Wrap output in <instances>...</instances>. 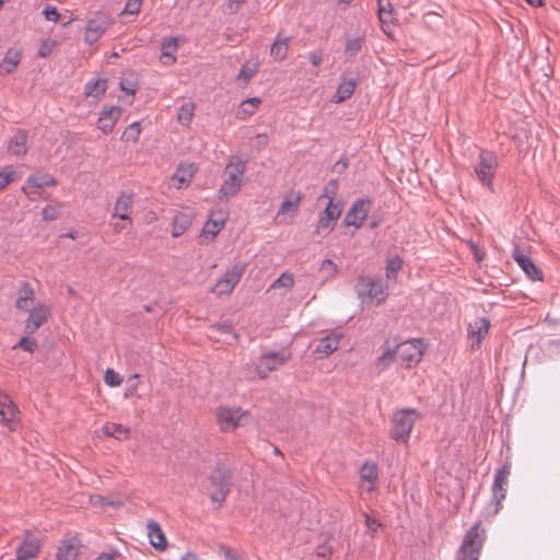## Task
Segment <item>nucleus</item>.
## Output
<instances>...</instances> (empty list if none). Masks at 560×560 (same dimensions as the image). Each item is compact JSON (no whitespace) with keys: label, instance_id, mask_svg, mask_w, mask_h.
<instances>
[{"label":"nucleus","instance_id":"obj_40","mask_svg":"<svg viewBox=\"0 0 560 560\" xmlns=\"http://www.w3.org/2000/svg\"><path fill=\"white\" fill-rule=\"evenodd\" d=\"M106 80L105 79H98L92 82H89L85 86L86 95L91 96H100L105 93L106 91Z\"/></svg>","mask_w":560,"mask_h":560},{"label":"nucleus","instance_id":"obj_24","mask_svg":"<svg viewBox=\"0 0 560 560\" xmlns=\"http://www.w3.org/2000/svg\"><path fill=\"white\" fill-rule=\"evenodd\" d=\"M341 338L342 335L340 334H332L322 338L315 349V352L323 353L325 355L331 354L338 349Z\"/></svg>","mask_w":560,"mask_h":560},{"label":"nucleus","instance_id":"obj_18","mask_svg":"<svg viewBox=\"0 0 560 560\" xmlns=\"http://www.w3.org/2000/svg\"><path fill=\"white\" fill-rule=\"evenodd\" d=\"M35 292L28 282H23L18 291L15 307L23 312H30L34 306Z\"/></svg>","mask_w":560,"mask_h":560},{"label":"nucleus","instance_id":"obj_38","mask_svg":"<svg viewBox=\"0 0 560 560\" xmlns=\"http://www.w3.org/2000/svg\"><path fill=\"white\" fill-rule=\"evenodd\" d=\"M223 225H224V219L210 218L206 222L201 234L203 236L211 235V238H213L218 235V233L220 232V230L222 229Z\"/></svg>","mask_w":560,"mask_h":560},{"label":"nucleus","instance_id":"obj_22","mask_svg":"<svg viewBox=\"0 0 560 560\" xmlns=\"http://www.w3.org/2000/svg\"><path fill=\"white\" fill-rule=\"evenodd\" d=\"M147 528L150 544L158 550H165L167 547V541L159 523L154 520H149Z\"/></svg>","mask_w":560,"mask_h":560},{"label":"nucleus","instance_id":"obj_9","mask_svg":"<svg viewBox=\"0 0 560 560\" xmlns=\"http://www.w3.org/2000/svg\"><path fill=\"white\" fill-rule=\"evenodd\" d=\"M112 20L108 14L97 12L86 24L84 40L93 45L106 32Z\"/></svg>","mask_w":560,"mask_h":560},{"label":"nucleus","instance_id":"obj_2","mask_svg":"<svg viewBox=\"0 0 560 560\" xmlns=\"http://www.w3.org/2000/svg\"><path fill=\"white\" fill-rule=\"evenodd\" d=\"M246 160L230 162L223 172V184L219 190L220 200H229L235 196L243 185V175L246 170Z\"/></svg>","mask_w":560,"mask_h":560},{"label":"nucleus","instance_id":"obj_10","mask_svg":"<svg viewBox=\"0 0 560 560\" xmlns=\"http://www.w3.org/2000/svg\"><path fill=\"white\" fill-rule=\"evenodd\" d=\"M511 470V464L504 463L503 466L498 469L493 486H492V501L495 504L494 513L497 514L502 508V501L506 497V489L504 486L508 485V479Z\"/></svg>","mask_w":560,"mask_h":560},{"label":"nucleus","instance_id":"obj_37","mask_svg":"<svg viewBox=\"0 0 560 560\" xmlns=\"http://www.w3.org/2000/svg\"><path fill=\"white\" fill-rule=\"evenodd\" d=\"M27 186H34V187H37V188H42V187H45V186H54L56 185V179L48 175V174H44V175H32L27 178V182H26Z\"/></svg>","mask_w":560,"mask_h":560},{"label":"nucleus","instance_id":"obj_32","mask_svg":"<svg viewBox=\"0 0 560 560\" xmlns=\"http://www.w3.org/2000/svg\"><path fill=\"white\" fill-rule=\"evenodd\" d=\"M9 150L14 155H24L26 153V133L19 130L11 139Z\"/></svg>","mask_w":560,"mask_h":560},{"label":"nucleus","instance_id":"obj_27","mask_svg":"<svg viewBox=\"0 0 560 560\" xmlns=\"http://www.w3.org/2000/svg\"><path fill=\"white\" fill-rule=\"evenodd\" d=\"M191 224V217L188 213L177 212L173 219L172 235L178 237L183 235Z\"/></svg>","mask_w":560,"mask_h":560},{"label":"nucleus","instance_id":"obj_8","mask_svg":"<svg viewBox=\"0 0 560 560\" xmlns=\"http://www.w3.org/2000/svg\"><path fill=\"white\" fill-rule=\"evenodd\" d=\"M215 416L221 431L228 432L241 425L243 418L248 417V412L240 408L219 407Z\"/></svg>","mask_w":560,"mask_h":560},{"label":"nucleus","instance_id":"obj_17","mask_svg":"<svg viewBox=\"0 0 560 560\" xmlns=\"http://www.w3.org/2000/svg\"><path fill=\"white\" fill-rule=\"evenodd\" d=\"M120 115L121 108L118 106L104 108L98 118V129H101L104 133H109L114 129Z\"/></svg>","mask_w":560,"mask_h":560},{"label":"nucleus","instance_id":"obj_57","mask_svg":"<svg viewBox=\"0 0 560 560\" xmlns=\"http://www.w3.org/2000/svg\"><path fill=\"white\" fill-rule=\"evenodd\" d=\"M257 73V67L255 68H246L243 67L237 75L238 80H242L244 83L249 82V80Z\"/></svg>","mask_w":560,"mask_h":560},{"label":"nucleus","instance_id":"obj_58","mask_svg":"<svg viewBox=\"0 0 560 560\" xmlns=\"http://www.w3.org/2000/svg\"><path fill=\"white\" fill-rule=\"evenodd\" d=\"M43 14L46 18L47 21L57 22L60 18V14L58 10L55 7H46L43 10Z\"/></svg>","mask_w":560,"mask_h":560},{"label":"nucleus","instance_id":"obj_45","mask_svg":"<svg viewBox=\"0 0 560 560\" xmlns=\"http://www.w3.org/2000/svg\"><path fill=\"white\" fill-rule=\"evenodd\" d=\"M397 357L396 348L393 350L390 347H386L382 355L378 358L377 366L381 370L386 369Z\"/></svg>","mask_w":560,"mask_h":560},{"label":"nucleus","instance_id":"obj_21","mask_svg":"<svg viewBox=\"0 0 560 560\" xmlns=\"http://www.w3.org/2000/svg\"><path fill=\"white\" fill-rule=\"evenodd\" d=\"M132 202L131 194L121 192L116 200L113 218H119L120 220L128 221L131 224L129 212L132 209Z\"/></svg>","mask_w":560,"mask_h":560},{"label":"nucleus","instance_id":"obj_44","mask_svg":"<svg viewBox=\"0 0 560 560\" xmlns=\"http://www.w3.org/2000/svg\"><path fill=\"white\" fill-rule=\"evenodd\" d=\"M342 212V207L340 203H335L334 201L329 200L326 208L323 211L324 217H328L330 220H334L337 222V220L340 218Z\"/></svg>","mask_w":560,"mask_h":560},{"label":"nucleus","instance_id":"obj_49","mask_svg":"<svg viewBox=\"0 0 560 560\" xmlns=\"http://www.w3.org/2000/svg\"><path fill=\"white\" fill-rule=\"evenodd\" d=\"M90 501L93 505H100V506H120L122 503L119 501H113L106 497L103 495H91Z\"/></svg>","mask_w":560,"mask_h":560},{"label":"nucleus","instance_id":"obj_28","mask_svg":"<svg viewBox=\"0 0 560 560\" xmlns=\"http://www.w3.org/2000/svg\"><path fill=\"white\" fill-rule=\"evenodd\" d=\"M20 60H21V51L18 50V49H9L5 55H4V58L0 65V69L3 73H11L13 72L16 67L19 66L20 63Z\"/></svg>","mask_w":560,"mask_h":560},{"label":"nucleus","instance_id":"obj_56","mask_svg":"<svg viewBox=\"0 0 560 560\" xmlns=\"http://www.w3.org/2000/svg\"><path fill=\"white\" fill-rule=\"evenodd\" d=\"M142 0H128L122 14H137L140 11Z\"/></svg>","mask_w":560,"mask_h":560},{"label":"nucleus","instance_id":"obj_31","mask_svg":"<svg viewBox=\"0 0 560 560\" xmlns=\"http://www.w3.org/2000/svg\"><path fill=\"white\" fill-rule=\"evenodd\" d=\"M177 50V39L174 37H170L164 39L162 43V56L163 62L165 65H172L176 61L174 52Z\"/></svg>","mask_w":560,"mask_h":560},{"label":"nucleus","instance_id":"obj_43","mask_svg":"<svg viewBox=\"0 0 560 560\" xmlns=\"http://www.w3.org/2000/svg\"><path fill=\"white\" fill-rule=\"evenodd\" d=\"M360 476L364 481L375 482L377 480V466L365 463L360 469Z\"/></svg>","mask_w":560,"mask_h":560},{"label":"nucleus","instance_id":"obj_4","mask_svg":"<svg viewBox=\"0 0 560 560\" xmlns=\"http://www.w3.org/2000/svg\"><path fill=\"white\" fill-rule=\"evenodd\" d=\"M416 416H418L416 409L411 408L396 411L393 416L394 429L390 433L392 438L396 441L407 442L415 424Z\"/></svg>","mask_w":560,"mask_h":560},{"label":"nucleus","instance_id":"obj_7","mask_svg":"<svg viewBox=\"0 0 560 560\" xmlns=\"http://www.w3.org/2000/svg\"><path fill=\"white\" fill-rule=\"evenodd\" d=\"M497 167V156L490 151L482 150L479 154V162L475 166V173L478 179L489 188L492 186V178Z\"/></svg>","mask_w":560,"mask_h":560},{"label":"nucleus","instance_id":"obj_39","mask_svg":"<svg viewBox=\"0 0 560 560\" xmlns=\"http://www.w3.org/2000/svg\"><path fill=\"white\" fill-rule=\"evenodd\" d=\"M141 133V126L139 121L130 124L121 135V140L126 142H136Z\"/></svg>","mask_w":560,"mask_h":560},{"label":"nucleus","instance_id":"obj_52","mask_svg":"<svg viewBox=\"0 0 560 560\" xmlns=\"http://www.w3.org/2000/svg\"><path fill=\"white\" fill-rule=\"evenodd\" d=\"M104 382L107 385L114 387V386H119L121 384L122 380L119 376V374L116 373L114 370L107 369L104 374Z\"/></svg>","mask_w":560,"mask_h":560},{"label":"nucleus","instance_id":"obj_3","mask_svg":"<svg viewBox=\"0 0 560 560\" xmlns=\"http://www.w3.org/2000/svg\"><path fill=\"white\" fill-rule=\"evenodd\" d=\"M232 470L225 466H218L211 471L208 479L213 487V491L209 498L212 503L217 504L215 509H220L229 495L232 488Z\"/></svg>","mask_w":560,"mask_h":560},{"label":"nucleus","instance_id":"obj_33","mask_svg":"<svg viewBox=\"0 0 560 560\" xmlns=\"http://www.w3.org/2000/svg\"><path fill=\"white\" fill-rule=\"evenodd\" d=\"M380 22L390 24L395 21L394 8L389 0H377Z\"/></svg>","mask_w":560,"mask_h":560},{"label":"nucleus","instance_id":"obj_5","mask_svg":"<svg viewBox=\"0 0 560 560\" xmlns=\"http://www.w3.org/2000/svg\"><path fill=\"white\" fill-rule=\"evenodd\" d=\"M291 359V353L288 351H269L264 353L258 364L256 365V372L259 378H266L269 373L277 371L280 366L285 364Z\"/></svg>","mask_w":560,"mask_h":560},{"label":"nucleus","instance_id":"obj_34","mask_svg":"<svg viewBox=\"0 0 560 560\" xmlns=\"http://www.w3.org/2000/svg\"><path fill=\"white\" fill-rule=\"evenodd\" d=\"M217 335H232L235 341L238 340V335L233 330V326L230 322L217 323L209 327V337L215 338Z\"/></svg>","mask_w":560,"mask_h":560},{"label":"nucleus","instance_id":"obj_54","mask_svg":"<svg viewBox=\"0 0 560 560\" xmlns=\"http://www.w3.org/2000/svg\"><path fill=\"white\" fill-rule=\"evenodd\" d=\"M59 218V208L48 205L43 209V219L45 221H54Z\"/></svg>","mask_w":560,"mask_h":560},{"label":"nucleus","instance_id":"obj_1","mask_svg":"<svg viewBox=\"0 0 560 560\" xmlns=\"http://www.w3.org/2000/svg\"><path fill=\"white\" fill-rule=\"evenodd\" d=\"M487 533L481 522L475 523L464 535L462 545L457 551L458 560H479Z\"/></svg>","mask_w":560,"mask_h":560},{"label":"nucleus","instance_id":"obj_46","mask_svg":"<svg viewBox=\"0 0 560 560\" xmlns=\"http://www.w3.org/2000/svg\"><path fill=\"white\" fill-rule=\"evenodd\" d=\"M363 38H349L346 43V54L350 57L355 56L362 48Z\"/></svg>","mask_w":560,"mask_h":560},{"label":"nucleus","instance_id":"obj_50","mask_svg":"<svg viewBox=\"0 0 560 560\" xmlns=\"http://www.w3.org/2000/svg\"><path fill=\"white\" fill-rule=\"evenodd\" d=\"M293 284H294L293 276L291 273L284 272L277 280L273 281V283L271 284V288L272 289L278 288V287L292 288Z\"/></svg>","mask_w":560,"mask_h":560},{"label":"nucleus","instance_id":"obj_19","mask_svg":"<svg viewBox=\"0 0 560 560\" xmlns=\"http://www.w3.org/2000/svg\"><path fill=\"white\" fill-rule=\"evenodd\" d=\"M80 540L77 537L65 538L58 548L57 560H78Z\"/></svg>","mask_w":560,"mask_h":560},{"label":"nucleus","instance_id":"obj_47","mask_svg":"<svg viewBox=\"0 0 560 560\" xmlns=\"http://www.w3.org/2000/svg\"><path fill=\"white\" fill-rule=\"evenodd\" d=\"M13 348H20L23 349L24 351L33 353L37 348V341L34 338L24 336Z\"/></svg>","mask_w":560,"mask_h":560},{"label":"nucleus","instance_id":"obj_42","mask_svg":"<svg viewBox=\"0 0 560 560\" xmlns=\"http://www.w3.org/2000/svg\"><path fill=\"white\" fill-rule=\"evenodd\" d=\"M336 221L330 220L328 217L320 215L317 228H316V234L322 236H327L335 228Z\"/></svg>","mask_w":560,"mask_h":560},{"label":"nucleus","instance_id":"obj_15","mask_svg":"<svg viewBox=\"0 0 560 560\" xmlns=\"http://www.w3.org/2000/svg\"><path fill=\"white\" fill-rule=\"evenodd\" d=\"M397 357L401 362L410 366L411 363H418L422 357V351L415 340L405 341L396 346Z\"/></svg>","mask_w":560,"mask_h":560},{"label":"nucleus","instance_id":"obj_63","mask_svg":"<svg viewBox=\"0 0 560 560\" xmlns=\"http://www.w3.org/2000/svg\"><path fill=\"white\" fill-rule=\"evenodd\" d=\"M247 0H229V12L236 13Z\"/></svg>","mask_w":560,"mask_h":560},{"label":"nucleus","instance_id":"obj_61","mask_svg":"<svg viewBox=\"0 0 560 560\" xmlns=\"http://www.w3.org/2000/svg\"><path fill=\"white\" fill-rule=\"evenodd\" d=\"M52 46H54L52 43L43 42L39 47V50H38L39 57H42V58L47 57L51 52Z\"/></svg>","mask_w":560,"mask_h":560},{"label":"nucleus","instance_id":"obj_62","mask_svg":"<svg viewBox=\"0 0 560 560\" xmlns=\"http://www.w3.org/2000/svg\"><path fill=\"white\" fill-rule=\"evenodd\" d=\"M120 89L128 93V94H131L133 95L136 93V88H135V84L129 81V80H121L120 81Z\"/></svg>","mask_w":560,"mask_h":560},{"label":"nucleus","instance_id":"obj_20","mask_svg":"<svg viewBox=\"0 0 560 560\" xmlns=\"http://www.w3.org/2000/svg\"><path fill=\"white\" fill-rule=\"evenodd\" d=\"M40 550L39 540L33 536H26L16 549L18 560H28L37 556Z\"/></svg>","mask_w":560,"mask_h":560},{"label":"nucleus","instance_id":"obj_11","mask_svg":"<svg viewBox=\"0 0 560 560\" xmlns=\"http://www.w3.org/2000/svg\"><path fill=\"white\" fill-rule=\"evenodd\" d=\"M372 208V200L369 198L358 199L347 212L343 223L347 226L361 228Z\"/></svg>","mask_w":560,"mask_h":560},{"label":"nucleus","instance_id":"obj_51","mask_svg":"<svg viewBox=\"0 0 560 560\" xmlns=\"http://www.w3.org/2000/svg\"><path fill=\"white\" fill-rule=\"evenodd\" d=\"M337 189H338V180L337 179H330L325 188H324V192L323 195L320 196V198H328V200H331L334 201V198L337 194Z\"/></svg>","mask_w":560,"mask_h":560},{"label":"nucleus","instance_id":"obj_59","mask_svg":"<svg viewBox=\"0 0 560 560\" xmlns=\"http://www.w3.org/2000/svg\"><path fill=\"white\" fill-rule=\"evenodd\" d=\"M219 550L224 555L226 560H240L238 556L235 552H233V550L230 547L225 545H220Z\"/></svg>","mask_w":560,"mask_h":560},{"label":"nucleus","instance_id":"obj_36","mask_svg":"<svg viewBox=\"0 0 560 560\" xmlns=\"http://www.w3.org/2000/svg\"><path fill=\"white\" fill-rule=\"evenodd\" d=\"M195 104L191 102L185 103L180 106L177 121L183 126H188L194 117Z\"/></svg>","mask_w":560,"mask_h":560},{"label":"nucleus","instance_id":"obj_55","mask_svg":"<svg viewBox=\"0 0 560 560\" xmlns=\"http://www.w3.org/2000/svg\"><path fill=\"white\" fill-rule=\"evenodd\" d=\"M320 270L323 272H326L327 277H334L338 272V267H337V265L332 260L325 259L322 262Z\"/></svg>","mask_w":560,"mask_h":560},{"label":"nucleus","instance_id":"obj_16","mask_svg":"<svg viewBox=\"0 0 560 560\" xmlns=\"http://www.w3.org/2000/svg\"><path fill=\"white\" fill-rule=\"evenodd\" d=\"M490 328V320L486 317L476 318L468 325V334L474 340L471 341V348L478 349L481 340L487 336Z\"/></svg>","mask_w":560,"mask_h":560},{"label":"nucleus","instance_id":"obj_41","mask_svg":"<svg viewBox=\"0 0 560 560\" xmlns=\"http://www.w3.org/2000/svg\"><path fill=\"white\" fill-rule=\"evenodd\" d=\"M402 267V259L399 256L387 259L386 277L388 280L396 279L398 271Z\"/></svg>","mask_w":560,"mask_h":560},{"label":"nucleus","instance_id":"obj_53","mask_svg":"<svg viewBox=\"0 0 560 560\" xmlns=\"http://www.w3.org/2000/svg\"><path fill=\"white\" fill-rule=\"evenodd\" d=\"M18 173L14 171L0 172V190L4 189L10 183L16 180Z\"/></svg>","mask_w":560,"mask_h":560},{"label":"nucleus","instance_id":"obj_12","mask_svg":"<svg viewBox=\"0 0 560 560\" xmlns=\"http://www.w3.org/2000/svg\"><path fill=\"white\" fill-rule=\"evenodd\" d=\"M244 270V266L235 265L231 270L225 272L222 279L218 280L212 288V292L217 295L231 293L238 283Z\"/></svg>","mask_w":560,"mask_h":560},{"label":"nucleus","instance_id":"obj_30","mask_svg":"<svg viewBox=\"0 0 560 560\" xmlns=\"http://www.w3.org/2000/svg\"><path fill=\"white\" fill-rule=\"evenodd\" d=\"M289 37L277 36L275 43L270 48V55L275 60L281 61L285 58L289 49Z\"/></svg>","mask_w":560,"mask_h":560},{"label":"nucleus","instance_id":"obj_29","mask_svg":"<svg viewBox=\"0 0 560 560\" xmlns=\"http://www.w3.org/2000/svg\"><path fill=\"white\" fill-rule=\"evenodd\" d=\"M357 86V81L354 79L351 80H343L334 96L336 103L345 102L346 100L350 98L351 95L354 92V89Z\"/></svg>","mask_w":560,"mask_h":560},{"label":"nucleus","instance_id":"obj_14","mask_svg":"<svg viewBox=\"0 0 560 560\" xmlns=\"http://www.w3.org/2000/svg\"><path fill=\"white\" fill-rule=\"evenodd\" d=\"M513 258L532 280L542 281V271L534 264L529 256L525 255L518 246L514 247Z\"/></svg>","mask_w":560,"mask_h":560},{"label":"nucleus","instance_id":"obj_26","mask_svg":"<svg viewBox=\"0 0 560 560\" xmlns=\"http://www.w3.org/2000/svg\"><path fill=\"white\" fill-rule=\"evenodd\" d=\"M302 195L300 192H291L281 203L277 217H281L283 214H290L291 217L298 211L299 205L301 202Z\"/></svg>","mask_w":560,"mask_h":560},{"label":"nucleus","instance_id":"obj_60","mask_svg":"<svg viewBox=\"0 0 560 560\" xmlns=\"http://www.w3.org/2000/svg\"><path fill=\"white\" fill-rule=\"evenodd\" d=\"M364 522H365L366 527L369 529H371L372 532H375L381 526V523H378L375 518H373L369 514L364 515Z\"/></svg>","mask_w":560,"mask_h":560},{"label":"nucleus","instance_id":"obj_6","mask_svg":"<svg viewBox=\"0 0 560 560\" xmlns=\"http://www.w3.org/2000/svg\"><path fill=\"white\" fill-rule=\"evenodd\" d=\"M355 291L360 299L376 300L377 304L384 302L386 299L382 282L371 277L360 276L355 284Z\"/></svg>","mask_w":560,"mask_h":560},{"label":"nucleus","instance_id":"obj_64","mask_svg":"<svg viewBox=\"0 0 560 560\" xmlns=\"http://www.w3.org/2000/svg\"><path fill=\"white\" fill-rule=\"evenodd\" d=\"M255 140V145L258 150L265 148L268 144V136L266 133L257 135Z\"/></svg>","mask_w":560,"mask_h":560},{"label":"nucleus","instance_id":"obj_13","mask_svg":"<svg viewBox=\"0 0 560 560\" xmlns=\"http://www.w3.org/2000/svg\"><path fill=\"white\" fill-rule=\"evenodd\" d=\"M28 313L30 315L25 323V332L31 335L37 331V329L47 322L50 316V308L45 304H38Z\"/></svg>","mask_w":560,"mask_h":560},{"label":"nucleus","instance_id":"obj_25","mask_svg":"<svg viewBox=\"0 0 560 560\" xmlns=\"http://www.w3.org/2000/svg\"><path fill=\"white\" fill-rule=\"evenodd\" d=\"M15 413L16 407L13 402L7 396L0 398V422L5 423L12 430Z\"/></svg>","mask_w":560,"mask_h":560},{"label":"nucleus","instance_id":"obj_23","mask_svg":"<svg viewBox=\"0 0 560 560\" xmlns=\"http://www.w3.org/2000/svg\"><path fill=\"white\" fill-rule=\"evenodd\" d=\"M196 172L194 164L179 165L176 173L172 177L173 185L180 189L183 186L188 185Z\"/></svg>","mask_w":560,"mask_h":560},{"label":"nucleus","instance_id":"obj_48","mask_svg":"<svg viewBox=\"0 0 560 560\" xmlns=\"http://www.w3.org/2000/svg\"><path fill=\"white\" fill-rule=\"evenodd\" d=\"M259 104H260L259 98H257V97L248 98V100L244 101L241 105L242 113L246 116H252L256 112Z\"/></svg>","mask_w":560,"mask_h":560},{"label":"nucleus","instance_id":"obj_35","mask_svg":"<svg viewBox=\"0 0 560 560\" xmlns=\"http://www.w3.org/2000/svg\"><path fill=\"white\" fill-rule=\"evenodd\" d=\"M104 433L107 436H114L117 440H126L129 435V430L121 424L106 423L104 427Z\"/></svg>","mask_w":560,"mask_h":560}]
</instances>
